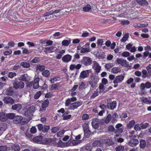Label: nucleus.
I'll return each mask as SVG.
<instances>
[{"label":"nucleus","mask_w":151,"mask_h":151,"mask_svg":"<svg viewBox=\"0 0 151 151\" xmlns=\"http://www.w3.org/2000/svg\"><path fill=\"white\" fill-rule=\"evenodd\" d=\"M13 87L15 90L22 89L24 87V83L22 81H19L17 79H16L13 80Z\"/></svg>","instance_id":"1"},{"label":"nucleus","mask_w":151,"mask_h":151,"mask_svg":"<svg viewBox=\"0 0 151 151\" xmlns=\"http://www.w3.org/2000/svg\"><path fill=\"white\" fill-rule=\"evenodd\" d=\"M107 106L108 109L113 110L116 107L117 103L116 101H112L111 99L109 98L107 99Z\"/></svg>","instance_id":"2"},{"label":"nucleus","mask_w":151,"mask_h":151,"mask_svg":"<svg viewBox=\"0 0 151 151\" xmlns=\"http://www.w3.org/2000/svg\"><path fill=\"white\" fill-rule=\"evenodd\" d=\"M84 132V137L86 138H88L91 134V131L89 130L88 123H84L82 125Z\"/></svg>","instance_id":"3"},{"label":"nucleus","mask_w":151,"mask_h":151,"mask_svg":"<svg viewBox=\"0 0 151 151\" xmlns=\"http://www.w3.org/2000/svg\"><path fill=\"white\" fill-rule=\"evenodd\" d=\"M99 80L97 76H94L91 78L90 81H89L88 83L91 85V87L94 88L97 87V85Z\"/></svg>","instance_id":"4"},{"label":"nucleus","mask_w":151,"mask_h":151,"mask_svg":"<svg viewBox=\"0 0 151 151\" xmlns=\"http://www.w3.org/2000/svg\"><path fill=\"white\" fill-rule=\"evenodd\" d=\"M81 62L82 64L84 65L88 66L92 63V61L91 58L87 57H84L81 60Z\"/></svg>","instance_id":"5"},{"label":"nucleus","mask_w":151,"mask_h":151,"mask_svg":"<svg viewBox=\"0 0 151 151\" xmlns=\"http://www.w3.org/2000/svg\"><path fill=\"white\" fill-rule=\"evenodd\" d=\"M82 101H76L72 103L70 105L69 109L74 110L77 109L79 106L82 105Z\"/></svg>","instance_id":"6"},{"label":"nucleus","mask_w":151,"mask_h":151,"mask_svg":"<svg viewBox=\"0 0 151 151\" xmlns=\"http://www.w3.org/2000/svg\"><path fill=\"white\" fill-rule=\"evenodd\" d=\"M4 103L8 105H13L15 103L14 100L9 96H6L3 99Z\"/></svg>","instance_id":"7"},{"label":"nucleus","mask_w":151,"mask_h":151,"mask_svg":"<svg viewBox=\"0 0 151 151\" xmlns=\"http://www.w3.org/2000/svg\"><path fill=\"white\" fill-rule=\"evenodd\" d=\"M118 64H120L122 66H124L125 67L129 66V64L127 63V61L122 58H118L116 60Z\"/></svg>","instance_id":"8"},{"label":"nucleus","mask_w":151,"mask_h":151,"mask_svg":"<svg viewBox=\"0 0 151 151\" xmlns=\"http://www.w3.org/2000/svg\"><path fill=\"white\" fill-rule=\"evenodd\" d=\"M35 111V108L34 106H32L28 108L24 113L25 115L26 116H31L32 114Z\"/></svg>","instance_id":"9"},{"label":"nucleus","mask_w":151,"mask_h":151,"mask_svg":"<svg viewBox=\"0 0 151 151\" xmlns=\"http://www.w3.org/2000/svg\"><path fill=\"white\" fill-rule=\"evenodd\" d=\"M90 71H91L90 70H86L82 71L80 73L79 76L80 78L84 79L88 77Z\"/></svg>","instance_id":"10"},{"label":"nucleus","mask_w":151,"mask_h":151,"mask_svg":"<svg viewBox=\"0 0 151 151\" xmlns=\"http://www.w3.org/2000/svg\"><path fill=\"white\" fill-rule=\"evenodd\" d=\"M6 93L7 95L12 96L13 97H14L13 96H15L16 94L12 87H10L9 88L7 89L6 91Z\"/></svg>","instance_id":"11"},{"label":"nucleus","mask_w":151,"mask_h":151,"mask_svg":"<svg viewBox=\"0 0 151 151\" xmlns=\"http://www.w3.org/2000/svg\"><path fill=\"white\" fill-rule=\"evenodd\" d=\"M18 79L20 81L28 82L30 81V79L27 74H24L19 77L18 78Z\"/></svg>","instance_id":"12"},{"label":"nucleus","mask_w":151,"mask_h":151,"mask_svg":"<svg viewBox=\"0 0 151 151\" xmlns=\"http://www.w3.org/2000/svg\"><path fill=\"white\" fill-rule=\"evenodd\" d=\"M139 141L137 139H131L129 142V145L132 147H134L139 143Z\"/></svg>","instance_id":"13"},{"label":"nucleus","mask_w":151,"mask_h":151,"mask_svg":"<svg viewBox=\"0 0 151 151\" xmlns=\"http://www.w3.org/2000/svg\"><path fill=\"white\" fill-rule=\"evenodd\" d=\"M124 77L123 76L119 75L116 76L113 81L114 84L121 82L124 79Z\"/></svg>","instance_id":"14"},{"label":"nucleus","mask_w":151,"mask_h":151,"mask_svg":"<svg viewBox=\"0 0 151 151\" xmlns=\"http://www.w3.org/2000/svg\"><path fill=\"white\" fill-rule=\"evenodd\" d=\"M23 118L22 116L17 115L15 116L14 119V121L15 124H18L21 123L22 124V121L23 120ZM23 122H22L23 123Z\"/></svg>","instance_id":"15"},{"label":"nucleus","mask_w":151,"mask_h":151,"mask_svg":"<svg viewBox=\"0 0 151 151\" xmlns=\"http://www.w3.org/2000/svg\"><path fill=\"white\" fill-rule=\"evenodd\" d=\"M72 56L69 54H67L64 55L62 58V60L64 62L68 63L71 61Z\"/></svg>","instance_id":"16"},{"label":"nucleus","mask_w":151,"mask_h":151,"mask_svg":"<svg viewBox=\"0 0 151 151\" xmlns=\"http://www.w3.org/2000/svg\"><path fill=\"white\" fill-rule=\"evenodd\" d=\"M138 4L142 6H147L148 3L146 0H135Z\"/></svg>","instance_id":"17"},{"label":"nucleus","mask_w":151,"mask_h":151,"mask_svg":"<svg viewBox=\"0 0 151 151\" xmlns=\"http://www.w3.org/2000/svg\"><path fill=\"white\" fill-rule=\"evenodd\" d=\"M49 103V101L47 99H45L42 103L41 106L43 111H45L46 110V108L48 107Z\"/></svg>","instance_id":"18"},{"label":"nucleus","mask_w":151,"mask_h":151,"mask_svg":"<svg viewBox=\"0 0 151 151\" xmlns=\"http://www.w3.org/2000/svg\"><path fill=\"white\" fill-rule=\"evenodd\" d=\"M103 144H106L108 146H110L114 144V143L112 140L111 139H104L102 141Z\"/></svg>","instance_id":"19"},{"label":"nucleus","mask_w":151,"mask_h":151,"mask_svg":"<svg viewBox=\"0 0 151 151\" xmlns=\"http://www.w3.org/2000/svg\"><path fill=\"white\" fill-rule=\"evenodd\" d=\"M22 105L20 104H15L12 105V108L13 110H16L17 111L20 110L22 108Z\"/></svg>","instance_id":"20"},{"label":"nucleus","mask_w":151,"mask_h":151,"mask_svg":"<svg viewBox=\"0 0 151 151\" xmlns=\"http://www.w3.org/2000/svg\"><path fill=\"white\" fill-rule=\"evenodd\" d=\"M81 65L80 64H78L77 65L75 64H71L70 66V69L71 70H74L75 68L76 69L79 70L81 67Z\"/></svg>","instance_id":"21"},{"label":"nucleus","mask_w":151,"mask_h":151,"mask_svg":"<svg viewBox=\"0 0 151 151\" xmlns=\"http://www.w3.org/2000/svg\"><path fill=\"white\" fill-rule=\"evenodd\" d=\"M118 114L116 113H114L111 117V122L113 123H115L117 121V119L118 118Z\"/></svg>","instance_id":"22"},{"label":"nucleus","mask_w":151,"mask_h":151,"mask_svg":"<svg viewBox=\"0 0 151 151\" xmlns=\"http://www.w3.org/2000/svg\"><path fill=\"white\" fill-rule=\"evenodd\" d=\"M43 137L42 136H39L33 137V140L35 142H39L41 141L43 139Z\"/></svg>","instance_id":"23"},{"label":"nucleus","mask_w":151,"mask_h":151,"mask_svg":"<svg viewBox=\"0 0 151 151\" xmlns=\"http://www.w3.org/2000/svg\"><path fill=\"white\" fill-rule=\"evenodd\" d=\"M0 120L3 122H5L7 120L6 115H5L4 112L0 113Z\"/></svg>","instance_id":"24"},{"label":"nucleus","mask_w":151,"mask_h":151,"mask_svg":"<svg viewBox=\"0 0 151 151\" xmlns=\"http://www.w3.org/2000/svg\"><path fill=\"white\" fill-rule=\"evenodd\" d=\"M50 72L48 70H44L42 73V74L46 78H48L50 76Z\"/></svg>","instance_id":"25"},{"label":"nucleus","mask_w":151,"mask_h":151,"mask_svg":"<svg viewBox=\"0 0 151 151\" xmlns=\"http://www.w3.org/2000/svg\"><path fill=\"white\" fill-rule=\"evenodd\" d=\"M91 7L90 5L87 4L83 7V11L86 12H89L91 10Z\"/></svg>","instance_id":"26"},{"label":"nucleus","mask_w":151,"mask_h":151,"mask_svg":"<svg viewBox=\"0 0 151 151\" xmlns=\"http://www.w3.org/2000/svg\"><path fill=\"white\" fill-rule=\"evenodd\" d=\"M135 122L134 120H132L129 122V123L127 124V127L129 129H131L133 127L134 125Z\"/></svg>","instance_id":"27"},{"label":"nucleus","mask_w":151,"mask_h":151,"mask_svg":"<svg viewBox=\"0 0 151 151\" xmlns=\"http://www.w3.org/2000/svg\"><path fill=\"white\" fill-rule=\"evenodd\" d=\"M96 122L94 121H93L92 122V126L95 129L98 128L99 126V123L98 122V121H99V119H96Z\"/></svg>","instance_id":"28"},{"label":"nucleus","mask_w":151,"mask_h":151,"mask_svg":"<svg viewBox=\"0 0 151 151\" xmlns=\"http://www.w3.org/2000/svg\"><path fill=\"white\" fill-rule=\"evenodd\" d=\"M94 65H96L95 68V72L96 73H98L100 71L101 69V67L99 65V64L96 62H95Z\"/></svg>","instance_id":"29"},{"label":"nucleus","mask_w":151,"mask_h":151,"mask_svg":"<svg viewBox=\"0 0 151 151\" xmlns=\"http://www.w3.org/2000/svg\"><path fill=\"white\" fill-rule=\"evenodd\" d=\"M146 145L145 140L144 139H141L140 141V147L141 148L144 149Z\"/></svg>","instance_id":"30"},{"label":"nucleus","mask_w":151,"mask_h":151,"mask_svg":"<svg viewBox=\"0 0 151 151\" xmlns=\"http://www.w3.org/2000/svg\"><path fill=\"white\" fill-rule=\"evenodd\" d=\"M111 114H108L104 120V123L108 124L110 122V121H111Z\"/></svg>","instance_id":"31"},{"label":"nucleus","mask_w":151,"mask_h":151,"mask_svg":"<svg viewBox=\"0 0 151 151\" xmlns=\"http://www.w3.org/2000/svg\"><path fill=\"white\" fill-rule=\"evenodd\" d=\"M11 149L14 151H18L20 150L19 146L17 144H14L11 147Z\"/></svg>","instance_id":"32"},{"label":"nucleus","mask_w":151,"mask_h":151,"mask_svg":"<svg viewBox=\"0 0 151 151\" xmlns=\"http://www.w3.org/2000/svg\"><path fill=\"white\" fill-rule=\"evenodd\" d=\"M20 65L24 68H29L30 65V64L27 62H22L20 63Z\"/></svg>","instance_id":"33"},{"label":"nucleus","mask_w":151,"mask_h":151,"mask_svg":"<svg viewBox=\"0 0 151 151\" xmlns=\"http://www.w3.org/2000/svg\"><path fill=\"white\" fill-rule=\"evenodd\" d=\"M116 129H115V130L114 131V133L115 134H120L122 133L124 129L123 128H119Z\"/></svg>","instance_id":"34"},{"label":"nucleus","mask_w":151,"mask_h":151,"mask_svg":"<svg viewBox=\"0 0 151 151\" xmlns=\"http://www.w3.org/2000/svg\"><path fill=\"white\" fill-rule=\"evenodd\" d=\"M121 71V69L118 67H114L111 70V72L114 73H117Z\"/></svg>","instance_id":"35"},{"label":"nucleus","mask_w":151,"mask_h":151,"mask_svg":"<svg viewBox=\"0 0 151 151\" xmlns=\"http://www.w3.org/2000/svg\"><path fill=\"white\" fill-rule=\"evenodd\" d=\"M37 70H39L41 71H43L45 69V66L44 65H38L36 67Z\"/></svg>","instance_id":"36"},{"label":"nucleus","mask_w":151,"mask_h":151,"mask_svg":"<svg viewBox=\"0 0 151 151\" xmlns=\"http://www.w3.org/2000/svg\"><path fill=\"white\" fill-rule=\"evenodd\" d=\"M21 48L23 50L22 52L23 54L28 55L32 52L31 51L29 50L27 48H26L23 47H22Z\"/></svg>","instance_id":"37"},{"label":"nucleus","mask_w":151,"mask_h":151,"mask_svg":"<svg viewBox=\"0 0 151 151\" xmlns=\"http://www.w3.org/2000/svg\"><path fill=\"white\" fill-rule=\"evenodd\" d=\"M90 51V48L87 47H84L83 46L82 47V49L81 50L80 52L81 53H83L85 52H89Z\"/></svg>","instance_id":"38"},{"label":"nucleus","mask_w":151,"mask_h":151,"mask_svg":"<svg viewBox=\"0 0 151 151\" xmlns=\"http://www.w3.org/2000/svg\"><path fill=\"white\" fill-rule=\"evenodd\" d=\"M70 43V40H64L62 41V45L65 46H67L69 45Z\"/></svg>","instance_id":"39"},{"label":"nucleus","mask_w":151,"mask_h":151,"mask_svg":"<svg viewBox=\"0 0 151 151\" xmlns=\"http://www.w3.org/2000/svg\"><path fill=\"white\" fill-rule=\"evenodd\" d=\"M15 116V114L12 113H9L6 114L7 118H8L10 119H14Z\"/></svg>","instance_id":"40"},{"label":"nucleus","mask_w":151,"mask_h":151,"mask_svg":"<svg viewBox=\"0 0 151 151\" xmlns=\"http://www.w3.org/2000/svg\"><path fill=\"white\" fill-rule=\"evenodd\" d=\"M129 37V34L127 33L124 35L122 38L121 41L122 42H125L128 39Z\"/></svg>","instance_id":"41"},{"label":"nucleus","mask_w":151,"mask_h":151,"mask_svg":"<svg viewBox=\"0 0 151 151\" xmlns=\"http://www.w3.org/2000/svg\"><path fill=\"white\" fill-rule=\"evenodd\" d=\"M124 147L122 145H119L116 147L115 148L116 151H123L124 150Z\"/></svg>","instance_id":"42"},{"label":"nucleus","mask_w":151,"mask_h":151,"mask_svg":"<svg viewBox=\"0 0 151 151\" xmlns=\"http://www.w3.org/2000/svg\"><path fill=\"white\" fill-rule=\"evenodd\" d=\"M50 126L49 125H45L43 126L42 132L44 133L47 132L50 129Z\"/></svg>","instance_id":"43"},{"label":"nucleus","mask_w":151,"mask_h":151,"mask_svg":"<svg viewBox=\"0 0 151 151\" xmlns=\"http://www.w3.org/2000/svg\"><path fill=\"white\" fill-rule=\"evenodd\" d=\"M149 125V124L148 123H141L140 124L141 129H146L148 127Z\"/></svg>","instance_id":"44"},{"label":"nucleus","mask_w":151,"mask_h":151,"mask_svg":"<svg viewBox=\"0 0 151 151\" xmlns=\"http://www.w3.org/2000/svg\"><path fill=\"white\" fill-rule=\"evenodd\" d=\"M42 93L41 91L37 92L35 95L34 98L36 99H38L41 95Z\"/></svg>","instance_id":"45"},{"label":"nucleus","mask_w":151,"mask_h":151,"mask_svg":"<svg viewBox=\"0 0 151 151\" xmlns=\"http://www.w3.org/2000/svg\"><path fill=\"white\" fill-rule=\"evenodd\" d=\"M99 91L97 89L95 91L91 96V98L94 99L98 95Z\"/></svg>","instance_id":"46"},{"label":"nucleus","mask_w":151,"mask_h":151,"mask_svg":"<svg viewBox=\"0 0 151 151\" xmlns=\"http://www.w3.org/2000/svg\"><path fill=\"white\" fill-rule=\"evenodd\" d=\"M59 129V127L58 126L52 128L51 129V132L55 133L58 132Z\"/></svg>","instance_id":"47"},{"label":"nucleus","mask_w":151,"mask_h":151,"mask_svg":"<svg viewBox=\"0 0 151 151\" xmlns=\"http://www.w3.org/2000/svg\"><path fill=\"white\" fill-rule=\"evenodd\" d=\"M106 55H105V54L104 52H103L101 53H100L99 54L97 57H98L99 58L103 59L105 58Z\"/></svg>","instance_id":"48"},{"label":"nucleus","mask_w":151,"mask_h":151,"mask_svg":"<svg viewBox=\"0 0 151 151\" xmlns=\"http://www.w3.org/2000/svg\"><path fill=\"white\" fill-rule=\"evenodd\" d=\"M16 75L17 74L16 73L12 72H10L8 73V76L9 78H12Z\"/></svg>","instance_id":"49"},{"label":"nucleus","mask_w":151,"mask_h":151,"mask_svg":"<svg viewBox=\"0 0 151 151\" xmlns=\"http://www.w3.org/2000/svg\"><path fill=\"white\" fill-rule=\"evenodd\" d=\"M81 142V140H73L72 141V143L74 145H76Z\"/></svg>","instance_id":"50"},{"label":"nucleus","mask_w":151,"mask_h":151,"mask_svg":"<svg viewBox=\"0 0 151 151\" xmlns=\"http://www.w3.org/2000/svg\"><path fill=\"white\" fill-rule=\"evenodd\" d=\"M104 42L103 40L102 39H99L97 40V44L98 45L101 46L103 45V43Z\"/></svg>","instance_id":"51"},{"label":"nucleus","mask_w":151,"mask_h":151,"mask_svg":"<svg viewBox=\"0 0 151 151\" xmlns=\"http://www.w3.org/2000/svg\"><path fill=\"white\" fill-rule=\"evenodd\" d=\"M58 86L57 83L53 84L50 85L51 89V90H56L58 89Z\"/></svg>","instance_id":"52"},{"label":"nucleus","mask_w":151,"mask_h":151,"mask_svg":"<svg viewBox=\"0 0 151 151\" xmlns=\"http://www.w3.org/2000/svg\"><path fill=\"white\" fill-rule=\"evenodd\" d=\"M40 58L38 57H35L31 61V62L33 63H36L39 61Z\"/></svg>","instance_id":"53"},{"label":"nucleus","mask_w":151,"mask_h":151,"mask_svg":"<svg viewBox=\"0 0 151 151\" xmlns=\"http://www.w3.org/2000/svg\"><path fill=\"white\" fill-rule=\"evenodd\" d=\"M60 78V77H56L52 78H51L50 80V81L51 83H53L55 81H56L59 80Z\"/></svg>","instance_id":"54"},{"label":"nucleus","mask_w":151,"mask_h":151,"mask_svg":"<svg viewBox=\"0 0 151 151\" xmlns=\"http://www.w3.org/2000/svg\"><path fill=\"white\" fill-rule=\"evenodd\" d=\"M108 129L109 131L111 132H114V131L115 130V129L114 126L112 125H110L108 127Z\"/></svg>","instance_id":"55"},{"label":"nucleus","mask_w":151,"mask_h":151,"mask_svg":"<svg viewBox=\"0 0 151 151\" xmlns=\"http://www.w3.org/2000/svg\"><path fill=\"white\" fill-rule=\"evenodd\" d=\"M7 147L6 145L0 146V151H7Z\"/></svg>","instance_id":"56"},{"label":"nucleus","mask_w":151,"mask_h":151,"mask_svg":"<svg viewBox=\"0 0 151 151\" xmlns=\"http://www.w3.org/2000/svg\"><path fill=\"white\" fill-rule=\"evenodd\" d=\"M114 65L113 64H112V65H111V64L109 63L106 64L105 66V68L107 69V70H108L109 68L113 67Z\"/></svg>","instance_id":"57"},{"label":"nucleus","mask_w":151,"mask_h":151,"mask_svg":"<svg viewBox=\"0 0 151 151\" xmlns=\"http://www.w3.org/2000/svg\"><path fill=\"white\" fill-rule=\"evenodd\" d=\"M130 55V53L128 52H123L122 54V55L124 57H127L129 56Z\"/></svg>","instance_id":"58"},{"label":"nucleus","mask_w":151,"mask_h":151,"mask_svg":"<svg viewBox=\"0 0 151 151\" xmlns=\"http://www.w3.org/2000/svg\"><path fill=\"white\" fill-rule=\"evenodd\" d=\"M139 125H140V124H136L134 127V129L136 131H139L141 129V127L140 126L139 127Z\"/></svg>","instance_id":"59"},{"label":"nucleus","mask_w":151,"mask_h":151,"mask_svg":"<svg viewBox=\"0 0 151 151\" xmlns=\"http://www.w3.org/2000/svg\"><path fill=\"white\" fill-rule=\"evenodd\" d=\"M145 87L147 88H149L151 87V83L149 82H146L145 83Z\"/></svg>","instance_id":"60"},{"label":"nucleus","mask_w":151,"mask_h":151,"mask_svg":"<svg viewBox=\"0 0 151 151\" xmlns=\"http://www.w3.org/2000/svg\"><path fill=\"white\" fill-rule=\"evenodd\" d=\"M50 47V49L51 53L55 52L58 49L56 47L53 46Z\"/></svg>","instance_id":"61"},{"label":"nucleus","mask_w":151,"mask_h":151,"mask_svg":"<svg viewBox=\"0 0 151 151\" xmlns=\"http://www.w3.org/2000/svg\"><path fill=\"white\" fill-rule=\"evenodd\" d=\"M89 117V116L88 114H84L82 117V120H86L88 119Z\"/></svg>","instance_id":"62"},{"label":"nucleus","mask_w":151,"mask_h":151,"mask_svg":"<svg viewBox=\"0 0 151 151\" xmlns=\"http://www.w3.org/2000/svg\"><path fill=\"white\" fill-rule=\"evenodd\" d=\"M69 99H67L65 101V105L66 106H69L71 104V103Z\"/></svg>","instance_id":"63"},{"label":"nucleus","mask_w":151,"mask_h":151,"mask_svg":"<svg viewBox=\"0 0 151 151\" xmlns=\"http://www.w3.org/2000/svg\"><path fill=\"white\" fill-rule=\"evenodd\" d=\"M92 147L90 145H87L85 147V150L87 151H91Z\"/></svg>","instance_id":"64"}]
</instances>
